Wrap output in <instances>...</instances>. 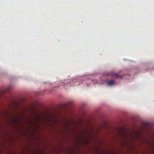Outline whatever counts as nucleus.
Returning a JSON list of instances; mask_svg holds the SVG:
<instances>
[{"label": "nucleus", "mask_w": 154, "mask_h": 154, "mask_svg": "<svg viewBox=\"0 0 154 154\" xmlns=\"http://www.w3.org/2000/svg\"><path fill=\"white\" fill-rule=\"evenodd\" d=\"M115 83V81L113 80H109L107 82L108 85L109 86H112Z\"/></svg>", "instance_id": "f03ea898"}, {"label": "nucleus", "mask_w": 154, "mask_h": 154, "mask_svg": "<svg viewBox=\"0 0 154 154\" xmlns=\"http://www.w3.org/2000/svg\"><path fill=\"white\" fill-rule=\"evenodd\" d=\"M6 90L3 91L1 92H0V97L3 94L5 91Z\"/></svg>", "instance_id": "7ed1b4c3"}, {"label": "nucleus", "mask_w": 154, "mask_h": 154, "mask_svg": "<svg viewBox=\"0 0 154 154\" xmlns=\"http://www.w3.org/2000/svg\"><path fill=\"white\" fill-rule=\"evenodd\" d=\"M75 81L74 80H72L71 81V82L72 83L73 82H74Z\"/></svg>", "instance_id": "20e7f679"}, {"label": "nucleus", "mask_w": 154, "mask_h": 154, "mask_svg": "<svg viewBox=\"0 0 154 154\" xmlns=\"http://www.w3.org/2000/svg\"><path fill=\"white\" fill-rule=\"evenodd\" d=\"M108 75L111 76L112 78H119V79L122 78V77L121 75H118L117 73L113 72H110Z\"/></svg>", "instance_id": "f257e3e1"}]
</instances>
